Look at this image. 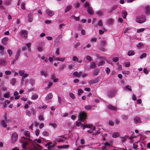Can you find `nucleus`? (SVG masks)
I'll list each match as a JSON object with an SVG mask.
<instances>
[{
  "label": "nucleus",
  "instance_id": "1",
  "mask_svg": "<svg viewBox=\"0 0 150 150\" xmlns=\"http://www.w3.org/2000/svg\"><path fill=\"white\" fill-rule=\"evenodd\" d=\"M146 20L145 16L144 15H139L136 17V22L138 23H142L145 22Z\"/></svg>",
  "mask_w": 150,
  "mask_h": 150
},
{
  "label": "nucleus",
  "instance_id": "2",
  "mask_svg": "<svg viewBox=\"0 0 150 150\" xmlns=\"http://www.w3.org/2000/svg\"><path fill=\"white\" fill-rule=\"evenodd\" d=\"M78 117L79 118V120H81V121L83 122L87 119V113L84 111L80 112L79 113Z\"/></svg>",
  "mask_w": 150,
  "mask_h": 150
},
{
  "label": "nucleus",
  "instance_id": "3",
  "mask_svg": "<svg viewBox=\"0 0 150 150\" xmlns=\"http://www.w3.org/2000/svg\"><path fill=\"white\" fill-rule=\"evenodd\" d=\"M18 135L15 132L13 133L11 135V142L12 144L14 143L18 139Z\"/></svg>",
  "mask_w": 150,
  "mask_h": 150
},
{
  "label": "nucleus",
  "instance_id": "4",
  "mask_svg": "<svg viewBox=\"0 0 150 150\" xmlns=\"http://www.w3.org/2000/svg\"><path fill=\"white\" fill-rule=\"evenodd\" d=\"M24 135L26 137H22V138L24 139H26L30 142H33L32 140L30 138V133L28 131H25L23 132Z\"/></svg>",
  "mask_w": 150,
  "mask_h": 150
},
{
  "label": "nucleus",
  "instance_id": "5",
  "mask_svg": "<svg viewBox=\"0 0 150 150\" xmlns=\"http://www.w3.org/2000/svg\"><path fill=\"white\" fill-rule=\"evenodd\" d=\"M33 150H39L42 148L40 145L36 143H34L32 145Z\"/></svg>",
  "mask_w": 150,
  "mask_h": 150
},
{
  "label": "nucleus",
  "instance_id": "6",
  "mask_svg": "<svg viewBox=\"0 0 150 150\" xmlns=\"http://www.w3.org/2000/svg\"><path fill=\"white\" fill-rule=\"evenodd\" d=\"M99 79L97 78H96L94 79L90 80L88 81V83L90 85H91L93 84H95L99 81Z\"/></svg>",
  "mask_w": 150,
  "mask_h": 150
},
{
  "label": "nucleus",
  "instance_id": "7",
  "mask_svg": "<svg viewBox=\"0 0 150 150\" xmlns=\"http://www.w3.org/2000/svg\"><path fill=\"white\" fill-rule=\"evenodd\" d=\"M33 142H30L28 140H27L26 142H22V145L23 148V149H25L26 148L27 146L28 145V144Z\"/></svg>",
  "mask_w": 150,
  "mask_h": 150
},
{
  "label": "nucleus",
  "instance_id": "8",
  "mask_svg": "<svg viewBox=\"0 0 150 150\" xmlns=\"http://www.w3.org/2000/svg\"><path fill=\"white\" fill-rule=\"evenodd\" d=\"M95 106L94 105H86L85 106V108L87 111H89L91 110H93L94 109L93 107Z\"/></svg>",
  "mask_w": 150,
  "mask_h": 150
},
{
  "label": "nucleus",
  "instance_id": "9",
  "mask_svg": "<svg viewBox=\"0 0 150 150\" xmlns=\"http://www.w3.org/2000/svg\"><path fill=\"white\" fill-rule=\"evenodd\" d=\"M46 12L47 15L50 16H52L54 14V12L50 9H47L46 10Z\"/></svg>",
  "mask_w": 150,
  "mask_h": 150
},
{
  "label": "nucleus",
  "instance_id": "10",
  "mask_svg": "<svg viewBox=\"0 0 150 150\" xmlns=\"http://www.w3.org/2000/svg\"><path fill=\"white\" fill-rule=\"evenodd\" d=\"M30 110L32 114L34 115H35L37 111L36 110L35 107L31 106L30 107Z\"/></svg>",
  "mask_w": 150,
  "mask_h": 150
},
{
  "label": "nucleus",
  "instance_id": "11",
  "mask_svg": "<svg viewBox=\"0 0 150 150\" xmlns=\"http://www.w3.org/2000/svg\"><path fill=\"white\" fill-rule=\"evenodd\" d=\"M100 70L99 69H97L94 71L92 73V75L93 77H94L97 76L98 73L100 72Z\"/></svg>",
  "mask_w": 150,
  "mask_h": 150
},
{
  "label": "nucleus",
  "instance_id": "12",
  "mask_svg": "<svg viewBox=\"0 0 150 150\" xmlns=\"http://www.w3.org/2000/svg\"><path fill=\"white\" fill-rule=\"evenodd\" d=\"M78 58L76 57V56H73L72 57V60L73 61L75 62L76 61L78 63H81L82 60H79Z\"/></svg>",
  "mask_w": 150,
  "mask_h": 150
},
{
  "label": "nucleus",
  "instance_id": "13",
  "mask_svg": "<svg viewBox=\"0 0 150 150\" xmlns=\"http://www.w3.org/2000/svg\"><path fill=\"white\" fill-rule=\"evenodd\" d=\"M114 91H110L108 92V95L109 98H111L114 96Z\"/></svg>",
  "mask_w": 150,
  "mask_h": 150
},
{
  "label": "nucleus",
  "instance_id": "14",
  "mask_svg": "<svg viewBox=\"0 0 150 150\" xmlns=\"http://www.w3.org/2000/svg\"><path fill=\"white\" fill-rule=\"evenodd\" d=\"M21 35H23L24 37L25 38H27V32L26 30H22L21 31L20 33Z\"/></svg>",
  "mask_w": 150,
  "mask_h": 150
},
{
  "label": "nucleus",
  "instance_id": "15",
  "mask_svg": "<svg viewBox=\"0 0 150 150\" xmlns=\"http://www.w3.org/2000/svg\"><path fill=\"white\" fill-rule=\"evenodd\" d=\"M96 67V63L94 62H91L90 63V68L92 69H95Z\"/></svg>",
  "mask_w": 150,
  "mask_h": 150
},
{
  "label": "nucleus",
  "instance_id": "16",
  "mask_svg": "<svg viewBox=\"0 0 150 150\" xmlns=\"http://www.w3.org/2000/svg\"><path fill=\"white\" fill-rule=\"evenodd\" d=\"M8 40V38L7 37L4 38L1 40L2 43L4 45H6L7 44V41Z\"/></svg>",
  "mask_w": 150,
  "mask_h": 150
},
{
  "label": "nucleus",
  "instance_id": "17",
  "mask_svg": "<svg viewBox=\"0 0 150 150\" xmlns=\"http://www.w3.org/2000/svg\"><path fill=\"white\" fill-rule=\"evenodd\" d=\"M21 52V50L18 49L17 51L16 55L15 56V60H16L18 59V58L20 56V52Z\"/></svg>",
  "mask_w": 150,
  "mask_h": 150
},
{
  "label": "nucleus",
  "instance_id": "18",
  "mask_svg": "<svg viewBox=\"0 0 150 150\" xmlns=\"http://www.w3.org/2000/svg\"><path fill=\"white\" fill-rule=\"evenodd\" d=\"M53 97V95L52 93H50L47 94L46 97L45 99L46 100H48L51 99Z\"/></svg>",
  "mask_w": 150,
  "mask_h": 150
},
{
  "label": "nucleus",
  "instance_id": "19",
  "mask_svg": "<svg viewBox=\"0 0 150 150\" xmlns=\"http://www.w3.org/2000/svg\"><path fill=\"white\" fill-rule=\"evenodd\" d=\"M28 21L29 22H32L33 20V16L32 14L30 13L28 15Z\"/></svg>",
  "mask_w": 150,
  "mask_h": 150
},
{
  "label": "nucleus",
  "instance_id": "20",
  "mask_svg": "<svg viewBox=\"0 0 150 150\" xmlns=\"http://www.w3.org/2000/svg\"><path fill=\"white\" fill-rule=\"evenodd\" d=\"M120 133L119 132H113L112 134V137L114 138H116L119 137Z\"/></svg>",
  "mask_w": 150,
  "mask_h": 150
},
{
  "label": "nucleus",
  "instance_id": "21",
  "mask_svg": "<svg viewBox=\"0 0 150 150\" xmlns=\"http://www.w3.org/2000/svg\"><path fill=\"white\" fill-rule=\"evenodd\" d=\"M140 118L138 116H136L134 119V123L135 124H137L140 121Z\"/></svg>",
  "mask_w": 150,
  "mask_h": 150
},
{
  "label": "nucleus",
  "instance_id": "22",
  "mask_svg": "<svg viewBox=\"0 0 150 150\" xmlns=\"http://www.w3.org/2000/svg\"><path fill=\"white\" fill-rule=\"evenodd\" d=\"M108 108L109 109L112 110H116L117 109L116 107L113 106L112 105L110 104L109 105Z\"/></svg>",
  "mask_w": 150,
  "mask_h": 150
},
{
  "label": "nucleus",
  "instance_id": "23",
  "mask_svg": "<svg viewBox=\"0 0 150 150\" xmlns=\"http://www.w3.org/2000/svg\"><path fill=\"white\" fill-rule=\"evenodd\" d=\"M87 11L88 13L90 14H93L94 13V11L93 9L90 7H88Z\"/></svg>",
  "mask_w": 150,
  "mask_h": 150
},
{
  "label": "nucleus",
  "instance_id": "24",
  "mask_svg": "<svg viewBox=\"0 0 150 150\" xmlns=\"http://www.w3.org/2000/svg\"><path fill=\"white\" fill-rule=\"evenodd\" d=\"M40 74L44 76L46 78L48 76V74L47 72H45L43 71H41L40 72Z\"/></svg>",
  "mask_w": 150,
  "mask_h": 150
},
{
  "label": "nucleus",
  "instance_id": "25",
  "mask_svg": "<svg viewBox=\"0 0 150 150\" xmlns=\"http://www.w3.org/2000/svg\"><path fill=\"white\" fill-rule=\"evenodd\" d=\"M72 8V6L70 5H69L67 6L65 9V12L67 13L70 11Z\"/></svg>",
  "mask_w": 150,
  "mask_h": 150
},
{
  "label": "nucleus",
  "instance_id": "26",
  "mask_svg": "<svg viewBox=\"0 0 150 150\" xmlns=\"http://www.w3.org/2000/svg\"><path fill=\"white\" fill-rule=\"evenodd\" d=\"M1 125L3 127H7V124H6V122L5 121L3 120H2L1 121Z\"/></svg>",
  "mask_w": 150,
  "mask_h": 150
},
{
  "label": "nucleus",
  "instance_id": "27",
  "mask_svg": "<svg viewBox=\"0 0 150 150\" xmlns=\"http://www.w3.org/2000/svg\"><path fill=\"white\" fill-rule=\"evenodd\" d=\"M135 53L133 51L129 50L128 52L127 55L129 56H132L134 55Z\"/></svg>",
  "mask_w": 150,
  "mask_h": 150
},
{
  "label": "nucleus",
  "instance_id": "28",
  "mask_svg": "<svg viewBox=\"0 0 150 150\" xmlns=\"http://www.w3.org/2000/svg\"><path fill=\"white\" fill-rule=\"evenodd\" d=\"M70 19H71H71H74L75 20L77 21H79V17H76L74 15H73L70 18Z\"/></svg>",
  "mask_w": 150,
  "mask_h": 150
},
{
  "label": "nucleus",
  "instance_id": "29",
  "mask_svg": "<svg viewBox=\"0 0 150 150\" xmlns=\"http://www.w3.org/2000/svg\"><path fill=\"white\" fill-rule=\"evenodd\" d=\"M26 114L29 117L32 114L31 112L28 110H27L25 112Z\"/></svg>",
  "mask_w": 150,
  "mask_h": 150
},
{
  "label": "nucleus",
  "instance_id": "30",
  "mask_svg": "<svg viewBox=\"0 0 150 150\" xmlns=\"http://www.w3.org/2000/svg\"><path fill=\"white\" fill-rule=\"evenodd\" d=\"M146 13L147 14L149 15L150 13V7L149 6H146Z\"/></svg>",
  "mask_w": 150,
  "mask_h": 150
},
{
  "label": "nucleus",
  "instance_id": "31",
  "mask_svg": "<svg viewBox=\"0 0 150 150\" xmlns=\"http://www.w3.org/2000/svg\"><path fill=\"white\" fill-rule=\"evenodd\" d=\"M105 63V62L103 60H101L98 64L99 66H101L103 65Z\"/></svg>",
  "mask_w": 150,
  "mask_h": 150
},
{
  "label": "nucleus",
  "instance_id": "32",
  "mask_svg": "<svg viewBox=\"0 0 150 150\" xmlns=\"http://www.w3.org/2000/svg\"><path fill=\"white\" fill-rule=\"evenodd\" d=\"M73 75L75 76L78 77H80L81 76L79 75V74L77 71L74 72L73 74Z\"/></svg>",
  "mask_w": 150,
  "mask_h": 150
},
{
  "label": "nucleus",
  "instance_id": "33",
  "mask_svg": "<svg viewBox=\"0 0 150 150\" xmlns=\"http://www.w3.org/2000/svg\"><path fill=\"white\" fill-rule=\"evenodd\" d=\"M103 13L101 11H98L96 12V14L99 15L100 16H102L103 15Z\"/></svg>",
  "mask_w": 150,
  "mask_h": 150
},
{
  "label": "nucleus",
  "instance_id": "34",
  "mask_svg": "<svg viewBox=\"0 0 150 150\" xmlns=\"http://www.w3.org/2000/svg\"><path fill=\"white\" fill-rule=\"evenodd\" d=\"M38 98V96L37 95L35 94L33 95L31 97V99L33 100H35L37 99Z\"/></svg>",
  "mask_w": 150,
  "mask_h": 150
},
{
  "label": "nucleus",
  "instance_id": "35",
  "mask_svg": "<svg viewBox=\"0 0 150 150\" xmlns=\"http://www.w3.org/2000/svg\"><path fill=\"white\" fill-rule=\"evenodd\" d=\"M127 13L126 11H123L122 12V16L123 18H126L127 15Z\"/></svg>",
  "mask_w": 150,
  "mask_h": 150
},
{
  "label": "nucleus",
  "instance_id": "36",
  "mask_svg": "<svg viewBox=\"0 0 150 150\" xmlns=\"http://www.w3.org/2000/svg\"><path fill=\"white\" fill-rule=\"evenodd\" d=\"M24 70H20L18 71V74L20 76H22L24 74Z\"/></svg>",
  "mask_w": 150,
  "mask_h": 150
},
{
  "label": "nucleus",
  "instance_id": "37",
  "mask_svg": "<svg viewBox=\"0 0 150 150\" xmlns=\"http://www.w3.org/2000/svg\"><path fill=\"white\" fill-rule=\"evenodd\" d=\"M146 54L145 53H143L140 55V58L141 59H142L143 58L146 57Z\"/></svg>",
  "mask_w": 150,
  "mask_h": 150
},
{
  "label": "nucleus",
  "instance_id": "38",
  "mask_svg": "<svg viewBox=\"0 0 150 150\" xmlns=\"http://www.w3.org/2000/svg\"><path fill=\"white\" fill-rule=\"evenodd\" d=\"M11 0H7L5 1L4 4L6 5H9L11 3Z\"/></svg>",
  "mask_w": 150,
  "mask_h": 150
},
{
  "label": "nucleus",
  "instance_id": "39",
  "mask_svg": "<svg viewBox=\"0 0 150 150\" xmlns=\"http://www.w3.org/2000/svg\"><path fill=\"white\" fill-rule=\"evenodd\" d=\"M110 71V69L109 67H107L105 69V71L107 74L108 75L109 74Z\"/></svg>",
  "mask_w": 150,
  "mask_h": 150
},
{
  "label": "nucleus",
  "instance_id": "40",
  "mask_svg": "<svg viewBox=\"0 0 150 150\" xmlns=\"http://www.w3.org/2000/svg\"><path fill=\"white\" fill-rule=\"evenodd\" d=\"M144 28H141L137 30V33H139L143 32L144 30Z\"/></svg>",
  "mask_w": 150,
  "mask_h": 150
},
{
  "label": "nucleus",
  "instance_id": "41",
  "mask_svg": "<svg viewBox=\"0 0 150 150\" xmlns=\"http://www.w3.org/2000/svg\"><path fill=\"white\" fill-rule=\"evenodd\" d=\"M52 85H53L51 81H49L48 82V86L46 88H49L52 86Z\"/></svg>",
  "mask_w": 150,
  "mask_h": 150
},
{
  "label": "nucleus",
  "instance_id": "42",
  "mask_svg": "<svg viewBox=\"0 0 150 150\" xmlns=\"http://www.w3.org/2000/svg\"><path fill=\"white\" fill-rule=\"evenodd\" d=\"M119 60L118 57H116L113 58L112 59V61L115 62H117Z\"/></svg>",
  "mask_w": 150,
  "mask_h": 150
},
{
  "label": "nucleus",
  "instance_id": "43",
  "mask_svg": "<svg viewBox=\"0 0 150 150\" xmlns=\"http://www.w3.org/2000/svg\"><path fill=\"white\" fill-rule=\"evenodd\" d=\"M101 43L103 46H106V42L104 40H102L101 41Z\"/></svg>",
  "mask_w": 150,
  "mask_h": 150
},
{
  "label": "nucleus",
  "instance_id": "44",
  "mask_svg": "<svg viewBox=\"0 0 150 150\" xmlns=\"http://www.w3.org/2000/svg\"><path fill=\"white\" fill-rule=\"evenodd\" d=\"M69 95L70 97L73 99H74L75 98L74 94L71 93H70L69 94Z\"/></svg>",
  "mask_w": 150,
  "mask_h": 150
},
{
  "label": "nucleus",
  "instance_id": "45",
  "mask_svg": "<svg viewBox=\"0 0 150 150\" xmlns=\"http://www.w3.org/2000/svg\"><path fill=\"white\" fill-rule=\"evenodd\" d=\"M98 25L99 26H102L103 25V23H102V21L101 20H99L98 23Z\"/></svg>",
  "mask_w": 150,
  "mask_h": 150
},
{
  "label": "nucleus",
  "instance_id": "46",
  "mask_svg": "<svg viewBox=\"0 0 150 150\" xmlns=\"http://www.w3.org/2000/svg\"><path fill=\"white\" fill-rule=\"evenodd\" d=\"M40 130L39 129H37L35 130V134L36 136H38L40 133Z\"/></svg>",
  "mask_w": 150,
  "mask_h": 150
},
{
  "label": "nucleus",
  "instance_id": "47",
  "mask_svg": "<svg viewBox=\"0 0 150 150\" xmlns=\"http://www.w3.org/2000/svg\"><path fill=\"white\" fill-rule=\"evenodd\" d=\"M42 134H43V135L44 136H48L49 135V133L45 131H44V132H43V133H42Z\"/></svg>",
  "mask_w": 150,
  "mask_h": 150
},
{
  "label": "nucleus",
  "instance_id": "48",
  "mask_svg": "<svg viewBox=\"0 0 150 150\" xmlns=\"http://www.w3.org/2000/svg\"><path fill=\"white\" fill-rule=\"evenodd\" d=\"M144 72L145 74H147L149 73V71L146 68H144Z\"/></svg>",
  "mask_w": 150,
  "mask_h": 150
},
{
  "label": "nucleus",
  "instance_id": "49",
  "mask_svg": "<svg viewBox=\"0 0 150 150\" xmlns=\"http://www.w3.org/2000/svg\"><path fill=\"white\" fill-rule=\"evenodd\" d=\"M78 95H80L81 93H83V91L81 89H79L78 91Z\"/></svg>",
  "mask_w": 150,
  "mask_h": 150
},
{
  "label": "nucleus",
  "instance_id": "50",
  "mask_svg": "<svg viewBox=\"0 0 150 150\" xmlns=\"http://www.w3.org/2000/svg\"><path fill=\"white\" fill-rule=\"evenodd\" d=\"M4 97L6 98H8L10 97V94L8 93L5 94L4 96Z\"/></svg>",
  "mask_w": 150,
  "mask_h": 150
},
{
  "label": "nucleus",
  "instance_id": "51",
  "mask_svg": "<svg viewBox=\"0 0 150 150\" xmlns=\"http://www.w3.org/2000/svg\"><path fill=\"white\" fill-rule=\"evenodd\" d=\"M126 89L130 91H132V89L131 88V87L129 85H127L126 86Z\"/></svg>",
  "mask_w": 150,
  "mask_h": 150
},
{
  "label": "nucleus",
  "instance_id": "52",
  "mask_svg": "<svg viewBox=\"0 0 150 150\" xmlns=\"http://www.w3.org/2000/svg\"><path fill=\"white\" fill-rule=\"evenodd\" d=\"M86 59L88 61H90L91 60V57L89 56V55H87L86 56Z\"/></svg>",
  "mask_w": 150,
  "mask_h": 150
},
{
  "label": "nucleus",
  "instance_id": "53",
  "mask_svg": "<svg viewBox=\"0 0 150 150\" xmlns=\"http://www.w3.org/2000/svg\"><path fill=\"white\" fill-rule=\"evenodd\" d=\"M138 145L136 144H133V148L135 149H138Z\"/></svg>",
  "mask_w": 150,
  "mask_h": 150
},
{
  "label": "nucleus",
  "instance_id": "54",
  "mask_svg": "<svg viewBox=\"0 0 150 150\" xmlns=\"http://www.w3.org/2000/svg\"><path fill=\"white\" fill-rule=\"evenodd\" d=\"M97 40L96 38H93L91 39V41L93 42H96Z\"/></svg>",
  "mask_w": 150,
  "mask_h": 150
},
{
  "label": "nucleus",
  "instance_id": "55",
  "mask_svg": "<svg viewBox=\"0 0 150 150\" xmlns=\"http://www.w3.org/2000/svg\"><path fill=\"white\" fill-rule=\"evenodd\" d=\"M117 8V6H113L112 8H111L110 12H112V11H114Z\"/></svg>",
  "mask_w": 150,
  "mask_h": 150
},
{
  "label": "nucleus",
  "instance_id": "56",
  "mask_svg": "<svg viewBox=\"0 0 150 150\" xmlns=\"http://www.w3.org/2000/svg\"><path fill=\"white\" fill-rule=\"evenodd\" d=\"M109 125L111 126H113L114 125V123L111 120L109 121Z\"/></svg>",
  "mask_w": 150,
  "mask_h": 150
},
{
  "label": "nucleus",
  "instance_id": "57",
  "mask_svg": "<svg viewBox=\"0 0 150 150\" xmlns=\"http://www.w3.org/2000/svg\"><path fill=\"white\" fill-rule=\"evenodd\" d=\"M115 124L116 125H117L119 124L120 122V120L118 119H116L115 120Z\"/></svg>",
  "mask_w": 150,
  "mask_h": 150
},
{
  "label": "nucleus",
  "instance_id": "58",
  "mask_svg": "<svg viewBox=\"0 0 150 150\" xmlns=\"http://www.w3.org/2000/svg\"><path fill=\"white\" fill-rule=\"evenodd\" d=\"M74 67V66L73 65H69L68 66V68L69 70H71Z\"/></svg>",
  "mask_w": 150,
  "mask_h": 150
},
{
  "label": "nucleus",
  "instance_id": "59",
  "mask_svg": "<svg viewBox=\"0 0 150 150\" xmlns=\"http://www.w3.org/2000/svg\"><path fill=\"white\" fill-rule=\"evenodd\" d=\"M6 121L8 123H10L12 122V120L11 119H8L7 120H6Z\"/></svg>",
  "mask_w": 150,
  "mask_h": 150
},
{
  "label": "nucleus",
  "instance_id": "60",
  "mask_svg": "<svg viewBox=\"0 0 150 150\" xmlns=\"http://www.w3.org/2000/svg\"><path fill=\"white\" fill-rule=\"evenodd\" d=\"M64 64H62L60 65V70H61V71H62L64 69Z\"/></svg>",
  "mask_w": 150,
  "mask_h": 150
},
{
  "label": "nucleus",
  "instance_id": "61",
  "mask_svg": "<svg viewBox=\"0 0 150 150\" xmlns=\"http://www.w3.org/2000/svg\"><path fill=\"white\" fill-rule=\"evenodd\" d=\"M38 119H39V120H44V119L43 118V117L42 115H40L38 116Z\"/></svg>",
  "mask_w": 150,
  "mask_h": 150
},
{
  "label": "nucleus",
  "instance_id": "62",
  "mask_svg": "<svg viewBox=\"0 0 150 150\" xmlns=\"http://www.w3.org/2000/svg\"><path fill=\"white\" fill-rule=\"evenodd\" d=\"M71 119L72 120H74L76 118V116L74 115H72L71 116Z\"/></svg>",
  "mask_w": 150,
  "mask_h": 150
},
{
  "label": "nucleus",
  "instance_id": "63",
  "mask_svg": "<svg viewBox=\"0 0 150 150\" xmlns=\"http://www.w3.org/2000/svg\"><path fill=\"white\" fill-rule=\"evenodd\" d=\"M9 55L10 56H11V55L12 54V51L10 50H8L7 51Z\"/></svg>",
  "mask_w": 150,
  "mask_h": 150
},
{
  "label": "nucleus",
  "instance_id": "64",
  "mask_svg": "<svg viewBox=\"0 0 150 150\" xmlns=\"http://www.w3.org/2000/svg\"><path fill=\"white\" fill-rule=\"evenodd\" d=\"M2 90L4 91H6L7 90V88L5 87H3L1 88Z\"/></svg>",
  "mask_w": 150,
  "mask_h": 150
}]
</instances>
